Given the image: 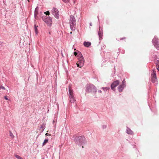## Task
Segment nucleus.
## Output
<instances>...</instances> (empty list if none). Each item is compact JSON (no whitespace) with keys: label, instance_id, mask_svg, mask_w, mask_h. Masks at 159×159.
I'll use <instances>...</instances> for the list:
<instances>
[{"label":"nucleus","instance_id":"f257e3e1","mask_svg":"<svg viewBox=\"0 0 159 159\" xmlns=\"http://www.w3.org/2000/svg\"><path fill=\"white\" fill-rule=\"evenodd\" d=\"M86 91L88 93H92L95 94L97 92L96 88L92 84H89L86 86Z\"/></svg>","mask_w":159,"mask_h":159},{"label":"nucleus","instance_id":"f03ea898","mask_svg":"<svg viewBox=\"0 0 159 159\" xmlns=\"http://www.w3.org/2000/svg\"><path fill=\"white\" fill-rule=\"evenodd\" d=\"M70 24L71 30H74L75 28V21L74 17L72 16H71L70 17Z\"/></svg>","mask_w":159,"mask_h":159},{"label":"nucleus","instance_id":"7ed1b4c3","mask_svg":"<svg viewBox=\"0 0 159 159\" xmlns=\"http://www.w3.org/2000/svg\"><path fill=\"white\" fill-rule=\"evenodd\" d=\"M152 42L155 48L157 49H159V39L156 36H155L152 41Z\"/></svg>","mask_w":159,"mask_h":159},{"label":"nucleus","instance_id":"20e7f679","mask_svg":"<svg viewBox=\"0 0 159 159\" xmlns=\"http://www.w3.org/2000/svg\"><path fill=\"white\" fill-rule=\"evenodd\" d=\"M87 143V140L84 136H80V146H82V148H83L84 146Z\"/></svg>","mask_w":159,"mask_h":159},{"label":"nucleus","instance_id":"39448f33","mask_svg":"<svg viewBox=\"0 0 159 159\" xmlns=\"http://www.w3.org/2000/svg\"><path fill=\"white\" fill-rule=\"evenodd\" d=\"M51 12L56 18H59V12L57 9L53 8Z\"/></svg>","mask_w":159,"mask_h":159},{"label":"nucleus","instance_id":"423d86ee","mask_svg":"<svg viewBox=\"0 0 159 159\" xmlns=\"http://www.w3.org/2000/svg\"><path fill=\"white\" fill-rule=\"evenodd\" d=\"M119 83L120 81L119 80H117L115 81H114L111 85V89L115 91V87L119 85Z\"/></svg>","mask_w":159,"mask_h":159},{"label":"nucleus","instance_id":"0eeeda50","mask_svg":"<svg viewBox=\"0 0 159 159\" xmlns=\"http://www.w3.org/2000/svg\"><path fill=\"white\" fill-rule=\"evenodd\" d=\"M98 33L99 39L100 40H101L102 39L103 33L102 28H101L100 26L99 28V31Z\"/></svg>","mask_w":159,"mask_h":159},{"label":"nucleus","instance_id":"6e6552de","mask_svg":"<svg viewBox=\"0 0 159 159\" xmlns=\"http://www.w3.org/2000/svg\"><path fill=\"white\" fill-rule=\"evenodd\" d=\"M84 57L80 52V68L84 66Z\"/></svg>","mask_w":159,"mask_h":159},{"label":"nucleus","instance_id":"1a4fd4ad","mask_svg":"<svg viewBox=\"0 0 159 159\" xmlns=\"http://www.w3.org/2000/svg\"><path fill=\"white\" fill-rule=\"evenodd\" d=\"M154 61L156 65L157 69L159 71V61L157 58L155 57L154 58Z\"/></svg>","mask_w":159,"mask_h":159},{"label":"nucleus","instance_id":"9d476101","mask_svg":"<svg viewBox=\"0 0 159 159\" xmlns=\"http://www.w3.org/2000/svg\"><path fill=\"white\" fill-rule=\"evenodd\" d=\"M125 87V85H124L122 84H120L118 87V90L119 92H121L124 88Z\"/></svg>","mask_w":159,"mask_h":159},{"label":"nucleus","instance_id":"9b49d317","mask_svg":"<svg viewBox=\"0 0 159 159\" xmlns=\"http://www.w3.org/2000/svg\"><path fill=\"white\" fill-rule=\"evenodd\" d=\"M91 43L89 42H84L83 43L84 45L86 47L88 48L91 46Z\"/></svg>","mask_w":159,"mask_h":159},{"label":"nucleus","instance_id":"f8f14e48","mask_svg":"<svg viewBox=\"0 0 159 159\" xmlns=\"http://www.w3.org/2000/svg\"><path fill=\"white\" fill-rule=\"evenodd\" d=\"M126 131L129 134H133V132L128 127H127Z\"/></svg>","mask_w":159,"mask_h":159},{"label":"nucleus","instance_id":"ddd939ff","mask_svg":"<svg viewBox=\"0 0 159 159\" xmlns=\"http://www.w3.org/2000/svg\"><path fill=\"white\" fill-rule=\"evenodd\" d=\"M44 21L48 24H49L51 22L52 20L50 17H47L44 20Z\"/></svg>","mask_w":159,"mask_h":159},{"label":"nucleus","instance_id":"4468645a","mask_svg":"<svg viewBox=\"0 0 159 159\" xmlns=\"http://www.w3.org/2000/svg\"><path fill=\"white\" fill-rule=\"evenodd\" d=\"M151 81L154 83L157 84V77H152Z\"/></svg>","mask_w":159,"mask_h":159},{"label":"nucleus","instance_id":"2eb2a0df","mask_svg":"<svg viewBox=\"0 0 159 159\" xmlns=\"http://www.w3.org/2000/svg\"><path fill=\"white\" fill-rule=\"evenodd\" d=\"M69 96L70 102H74L75 101V99L74 98V95H70Z\"/></svg>","mask_w":159,"mask_h":159},{"label":"nucleus","instance_id":"dca6fc26","mask_svg":"<svg viewBox=\"0 0 159 159\" xmlns=\"http://www.w3.org/2000/svg\"><path fill=\"white\" fill-rule=\"evenodd\" d=\"M152 77H157L156 72L155 71L153 70V72L152 73Z\"/></svg>","mask_w":159,"mask_h":159},{"label":"nucleus","instance_id":"f3484780","mask_svg":"<svg viewBox=\"0 0 159 159\" xmlns=\"http://www.w3.org/2000/svg\"><path fill=\"white\" fill-rule=\"evenodd\" d=\"M69 96L70 95H73V91L70 88L69 89Z\"/></svg>","mask_w":159,"mask_h":159},{"label":"nucleus","instance_id":"a211bd4d","mask_svg":"<svg viewBox=\"0 0 159 159\" xmlns=\"http://www.w3.org/2000/svg\"><path fill=\"white\" fill-rule=\"evenodd\" d=\"M101 89H102L103 91L105 92L107 91V90H108L110 89V88L109 87H102Z\"/></svg>","mask_w":159,"mask_h":159},{"label":"nucleus","instance_id":"6ab92c4d","mask_svg":"<svg viewBox=\"0 0 159 159\" xmlns=\"http://www.w3.org/2000/svg\"><path fill=\"white\" fill-rule=\"evenodd\" d=\"M34 27L35 33L36 34H37L38 33V31L37 27L36 26V25H34Z\"/></svg>","mask_w":159,"mask_h":159},{"label":"nucleus","instance_id":"aec40b11","mask_svg":"<svg viewBox=\"0 0 159 159\" xmlns=\"http://www.w3.org/2000/svg\"><path fill=\"white\" fill-rule=\"evenodd\" d=\"M48 142V139H45L44 140L43 143V146H44V145H45Z\"/></svg>","mask_w":159,"mask_h":159},{"label":"nucleus","instance_id":"412c9836","mask_svg":"<svg viewBox=\"0 0 159 159\" xmlns=\"http://www.w3.org/2000/svg\"><path fill=\"white\" fill-rule=\"evenodd\" d=\"M15 157L17 158L18 159H23V158H22L20 156H19L18 155H15Z\"/></svg>","mask_w":159,"mask_h":159},{"label":"nucleus","instance_id":"4be33fe9","mask_svg":"<svg viewBox=\"0 0 159 159\" xmlns=\"http://www.w3.org/2000/svg\"><path fill=\"white\" fill-rule=\"evenodd\" d=\"M122 85H125H125V79H124V80L122 81Z\"/></svg>","mask_w":159,"mask_h":159},{"label":"nucleus","instance_id":"5701e85b","mask_svg":"<svg viewBox=\"0 0 159 159\" xmlns=\"http://www.w3.org/2000/svg\"><path fill=\"white\" fill-rule=\"evenodd\" d=\"M10 135L11 137L12 138H13L14 136L13 135V134L11 132H10Z\"/></svg>","mask_w":159,"mask_h":159},{"label":"nucleus","instance_id":"b1692460","mask_svg":"<svg viewBox=\"0 0 159 159\" xmlns=\"http://www.w3.org/2000/svg\"><path fill=\"white\" fill-rule=\"evenodd\" d=\"M63 2L65 3H68L69 2V0H62Z\"/></svg>","mask_w":159,"mask_h":159},{"label":"nucleus","instance_id":"393cba45","mask_svg":"<svg viewBox=\"0 0 159 159\" xmlns=\"http://www.w3.org/2000/svg\"><path fill=\"white\" fill-rule=\"evenodd\" d=\"M45 13H46V15L48 16L50 14V12L48 11H47L46 12H45Z\"/></svg>","mask_w":159,"mask_h":159},{"label":"nucleus","instance_id":"a878e982","mask_svg":"<svg viewBox=\"0 0 159 159\" xmlns=\"http://www.w3.org/2000/svg\"><path fill=\"white\" fill-rule=\"evenodd\" d=\"M0 89H2L3 90H5V89L4 87L3 86H0Z\"/></svg>","mask_w":159,"mask_h":159},{"label":"nucleus","instance_id":"bb28decb","mask_svg":"<svg viewBox=\"0 0 159 159\" xmlns=\"http://www.w3.org/2000/svg\"><path fill=\"white\" fill-rule=\"evenodd\" d=\"M107 127L106 125H103L102 126V128L103 129H104Z\"/></svg>","mask_w":159,"mask_h":159},{"label":"nucleus","instance_id":"cd10ccee","mask_svg":"<svg viewBox=\"0 0 159 159\" xmlns=\"http://www.w3.org/2000/svg\"><path fill=\"white\" fill-rule=\"evenodd\" d=\"M74 54L75 55V56H76L77 54V53L76 52H75L74 53Z\"/></svg>","mask_w":159,"mask_h":159},{"label":"nucleus","instance_id":"c85d7f7f","mask_svg":"<svg viewBox=\"0 0 159 159\" xmlns=\"http://www.w3.org/2000/svg\"><path fill=\"white\" fill-rule=\"evenodd\" d=\"M4 98H5V99L6 100H8V98H7V96H5V97H4Z\"/></svg>","mask_w":159,"mask_h":159},{"label":"nucleus","instance_id":"c756f323","mask_svg":"<svg viewBox=\"0 0 159 159\" xmlns=\"http://www.w3.org/2000/svg\"><path fill=\"white\" fill-rule=\"evenodd\" d=\"M102 92V91L101 90H99L98 91V92L99 93H101Z\"/></svg>","mask_w":159,"mask_h":159},{"label":"nucleus","instance_id":"7c9ffc66","mask_svg":"<svg viewBox=\"0 0 159 159\" xmlns=\"http://www.w3.org/2000/svg\"><path fill=\"white\" fill-rule=\"evenodd\" d=\"M77 65V67H78L80 66L79 63H78V62H77L76 63Z\"/></svg>","mask_w":159,"mask_h":159},{"label":"nucleus","instance_id":"2f4dec72","mask_svg":"<svg viewBox=\"0 0 159 159\" xmlns=\"http://www.w3.org/2000/svg\"><path fill=\"white\" fill-rule=\"evenodd\" d=\"M92 23H90V26H92Z\"/></svg>","mask_w":159,"mask_h":159},{"label":"nucleus","instance_id":"473e14b6","mask_svg":"<svg viewBox=\"0 0 159 159\" xmlns=\"http://www.w3.org/2000/svg\"><path fill=\"white\" fill-rule=\"evenodd\" d=\"M45 135H46V136H47L48 135V133H46V134H45Z\"/></svg>","mask_w":159,"mask_h":159},{"label":"nucleus","instance_id":"72a5a7b5","mask_svg":"<svg viewBox=\"0 0 159 159\" xmlns=\"http://www.w3.org/2000/svg\"><path fill=\"white\" fill-rule=\"evenodd\" d=\"M125 39V38H121V39H121V40H122L124 39Z\"/></svg>","mask_w":159,"mask_h":159},{"label":"nucleus","instance_id":"f704fd0d","mask_svg":"<svg viewBox=\"0 0 159 159\" xmlns=\"http://www.w3.org/2000/svg\"><path fill=\"white\" fill-rule=\"evenodd\" d=\"M98 21H99V17L98 16Z\"/></svg>","mask_w":159,"mask_h":159}]
</instances>
